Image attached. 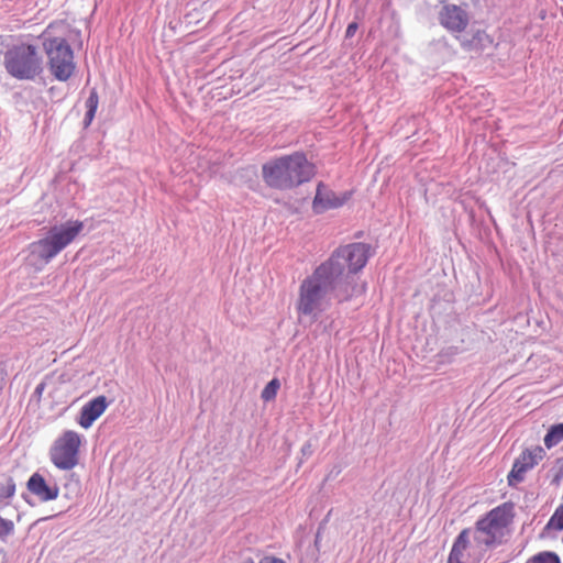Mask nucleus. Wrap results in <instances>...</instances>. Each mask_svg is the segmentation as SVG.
<instances>
[{
    "label": "nucleus",
    "mask_w": 563,
    "mask_h": 563,
    "mask_svg": "<svg viewBox=\"0 0 563 563\" xmlns=\"http://www.w3.org/2000/svg\"><path fill=\"white\" fill-rule=\"evenodd\" d=\"M15 494V483L11 477H8L5 483L0 484V504L5 499L13 497Z\"/></svg>",
    "instance_id": "19"
},
{
    "label": "nucleus",
    "mask_w": 563,
    "mask_h": 563,
    "mask_svg": "<svg viewBox=\"0 0 563 563\" xmlns=\"http://www.w3.org/2000/svg\"><path fill=\"white\" fill-rule=\"evenodd\" d=\"M351 198V192H344L341 196L335 195L332 190L323 185H318L313 199V210L322 213L329 209H335L343 206Z\"/></svg>",
    "instance_id": "12"
},
{
    "label": "nucleus",
    "mask_w": 563,
    "mask_h": 563,
    "mask_svg": "<svg viewBox=\"0 0 563 563\" xmlns=\"http://www.w3.org/2000/svg\"><path fill=\"white\" fill-rule=\"evenodd\" d=\"M440 24L450 32H464L468 25V14L456 4H443L439 12Z\"/></svg>",
    "instance_id": "11"
},
{
    "label": "nucleus",
    "mask_w": 563,
    "mask_h": 563,
    "mask_svg": "<svg viewBox=\"0 0 563 563\" xmlns=\"http://www.w3.org/2000/svg\"><path fill=\"white\" fill-rule=\"evenodd\" d=\"M43 388H44V385H43V384H40V385L36 387V391L40 394V393H42Z\"/></svg>",
    "instance_id": "23"
},
{
    "label": "nucleus",
    "mask_w": 563,
    "mask_h": 563,
    "mask_svg": "<svg viewBox=\"0 0 563 563\" xmlns=\"http://www.w3.org/2000/svg\"><path fill=\"white\" fill-rule=\"evenodd\" d=\"M26 487L42 503L55 500L59 495V487L56 484L49 485L40 473H34L29 478Z\"/></svg>",
    "instance_id": "13"
},
{
    "label": "nucleus",
    "mask_w": 563,
    "mask_h": 563,
    "mask_svg": "<svg viewBox=\"0 0 563 563\" xmlns=\"http://www.w3.org/2000/svg\"><path fill=\"white\" fill-rule=\"evenodd\" d=\"M55 24H49L43 32L45 37L43 46L48 58L49 70L60 81H66L75 71L74 53L67 41L63 37H53Z\"/></svg>",
    "instance_id": "7"
},
{
    "label": "nucleus",
    "mask_w": 563,
    "mask_h": 563,
    "mask_svg": "<svg viewBox=\"0 0 563 563\" xmlns=\"http://www.w3.org/2000/svg\"><path fill=\"white\" fill-rule=\"evenodd\" d=\"M369 251L371 246L362 242L343 245L321 266L336 280L358 273L366 265Z\"/></svg>",
    "instance_id": "5"
},
{
    "label": "nucleus",
    "mask_w": 563,
    "mask_h": 563,
    "mask_svg": "<svg viewBox=\"0 0 563 563\" xmlns=\"http://www.w3.org/2000/svg\"><path fill=\"white\" fill-rule=\"evenodd\" d=\"M515 507L504 503L479 518L472 530L489 549L500 545L511 532Z\"/></svg>",
    "instance_id": "3"
},
{
    "label": "nucleus",
    "mask_w": 563,
    "mask_h": 563,
    "mask_svg": "<svg viewBox=\"0 0 563 563\" xmlns=\"http://www.w3.org/2000/svg\"><path fill=\"white\" fill-rule=\"evenodd\" d=\"M528 563H561V560L556 553L543 551L533 555Z\"/></svg>",
    "instance_id": "17"
},
{
    "label": "nucleus",
    "mask_w": 563,
    "mask_h": 563,
    "mask_svg": "<svg viewBox=\"0 0 563 563\" xmlns=\"http://www.w3.org/2000/svg\"><path fill=\"white\" fill-rule=\"evenodd\" d=\"M563 441V423L552 426L544 437V444L551 449Z\"/></svg>",
    "instance_id": "15"
},
{
    "label": "nucleus",
    "mask_w": 563,
    "mask_h": 563,
    "mask_svg": "<svg viewBox=\"0 0 563 563\" xmlns=\"http://www.w3.org/2000/svg\"><path fill=\"white\" fill-rule=\"evenodd\" d=\"M335 282L321 265L299 287L297 312L317 318L329 305L327 294Z\"/></svg>",
    "instance_id": "2"
},
{
    "label": "nucleus",
    "mask_w": 563,
    "mask_h": 563,
    "mask_svg": "<svg viewBox=\"0 0 563 563\" xmlns=\"http://www.w3.org/2000/svg\"><path fill=\"white\" fill-rule=\"evenodd\" d=\"M316 170L305 154L294 153L263 166V178L271 187L288 189L308 181Z\"/></svg>",
    "instance_id": "1"
},
{
    "label": "nucleus",
    "mask_w": 563,
    "mask_h": 563,
    "mask_svg": "<svg viewBox=\"0 0 563 563\" xmlns=\"http://www.w3.org/2000/svg\"><path fill=\"white\" fill-rule=\"evenodd\" d=\"M260 563H285L283 560L274 556H264Z\"/></svg>",
    "instance_id": "22"
},
{
    "label": "nucleus",
    "mask_w": 563,
    "mask_h": 563,
    "mask_svg": "<svg viewBox=\"0 0 563 563\" xmlns=\"http://www.w3.org/2000/svg\"><path fill=\"white\" fill-rule=\"evenodd\" d=\"M98 103H99V97H98L97 90L92 89L90 91V95H89L87 101H86V107H87V112H86V117H85V125L86 126H88L92 122L96 111H97V108H98Z\"/></svg>",
    "instance_id": "16"
},
{
    "label": "nucleus",
    "mask_w": 563,
    "mask_h": 563,
    "mask_svg": "<svg viewBox=\"0 0 563 563\" xmlns=\"http://www.w3.org/2000/svg\"><path fill=\"white\" fill-rule=\"evenodd\" d=\"M108 401L106 396H98L87 404H85L80 410L77 422L84 429L90 428L93 422L101 417V415L108 408Z\"/></svg>",
    "instance_id": "14"
},
{
    "label": "nucleus",
    "mask_w": 563,
    "mask_h": 563,
    "mask_svg": "<svg viewBox=\"0 0 563 563\" xmlns=\"http://www.w3.org/2000/svg\"><path fill=\"white\" fill-rule=\"evenodd\" d=\"M280 387V383L277 378L272 379L262 390V399L265 401H271L275 399L277 391Z\"/></svg>",
    "instance_id": "18"
},
{
    "label": "nucleus",
    "mask_w": 563,
    "mask_h": 563,
    "mask_svg": "<svg viewBox=\"0 0 563 563\" xmlns=\"http://www.w3.org/2000/svg\"><path fill=\"white\" fill-rule=\"evenodd\" d=\"M82 229L84 223L78 220L68 222L64 225L51 228L43 239H40L30 245L31 256L42 264H48L52 258H54L76 239Z\"/></svg>",
    "instance_id": "4"
},
{
    "label": "nucleus",
    "mask_w": 563,
    "mask_h": 563,
    "mask_svg": "<svg viewBox=\"0 0 563 563\" xmlns=\"http://www.w3.org/2000/svg\"><path fill=\"white\" fill-rule=\"evenodd\" d=\"M544 456L545 451L540 445L523 450L515 460L512 468L507 476L508 485L516 486L521 483L525 479L527 472L537 466Z\"/></svg>",
    "instance_id": "10"
},
{
    "label": "nucleus",
    "mask_w": 563,
    "mask_h": 563,
    "mask_svg": "<svg viewBox=\"0 0 563 563\" xmlns=\"http://www.w3.org/2000/svg\"><path fill=\"white\" fill-rule=\"evenodd\" d=\"M244 563H254V562H253V560H251V559H250V560H247V561H246V562H244Z\"/></svg>",
    "instance_id": "24"
},
{
    "label": "nucleus",
    "mask_w": 563,
    "mask_h": 563,
    "mask_svg": "<svg viewBox=\"0 0 563 563\" xmlns=\"http://www.w3.org/2000/svg\"><path fill=\"white\" fill-rule=\"evenodd\" d=\"M14 522L0 516V539L5 540L14 532Z\"/></svg>",
    "instance_id": "20"
},
{
    "label": "nucleus",
    "mask_w": 563,
    "mask_h": 563,
    "mask_svg": "<svg viewBox=\"0 0 563 563\" xmlns=\"http://www.w3.org/2000/svg\"><path fill=\"white\" fill-rule=\"evenodd\" d=\"M356 30H357V23H355V22L350 23L346 27L345 36L352 37L355 34Z\"/></svg>",
    "instance_id": "21"
},
{
    "label": "nucleus",
    "mask_w": 563,
    "mask_h": 563,
    "mask_svg": "<svg viewBox=\"0 0 563 563\" xmlns=\"http://www.w3.org/2000/svg\"><path fill=\"white\" fill-rule=\"evenodd\" d=\"M7 71L18 79H34L42 73V56L35 45L13 44L4 54Z\"/></svg>",
    "instance_id": "6"
},
{
    "label": "nucleus",
    "mask_w": 563,
    "mask_h": 563,
    "mask_svg": "<svg viewBox=\"0 0 563 563\" xmlns=\"http://www.w3.org/2000/svg\"><path fill=\"white\" fill-rule=\"evenodd\" d=\"M82 435L74 430L62 432L49 449V460L62 471H70L79 463Z\"/></svg>",
    "instance_id": "8"
},
{
    "label": "nucleus",
    "mask_w": 563,
    "mask_h": 563,
    "mask_svg": "<svg viewBox=\"0 0 563 563\" xmlns=\"http://www.w3.org/2000/svg\"><path fill=\"white\" fill-rule=\"evenodd\" d=\"M488 550L472 528H466L456 537L448 563H479Z\"/></svg>",
    "instance_id": "9"
}]
</instances>
